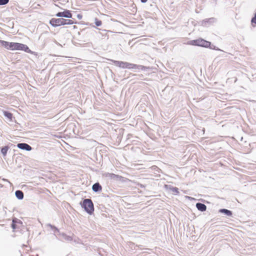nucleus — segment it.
Returning <instances> with one entry per match:
<instances>
[{
  "label": "nucleus",
  "instance_id": "nucleus-1",
  "mask_svg": "<svg viewBox=\"0 0 256 256\" xmlns=\"http://www.w3.org/2000/svg\"><path fill=\"white\" fill-rule=\"evenodd\" d=\"M1 43L2 46L8 50H22L26 52H31L26 45L22 44L17 42H10L4 40H2Z\"/></svg>",
  "mask_w": 256,
  "mask_h": 256
},
{
  "label": "nucleus",
  "instance_id": "nucleus-2",
  "mask_svg": "<svg viewBox=\"0 0 256 256\" xmlns=\"http://www.w3.org/2000/svg\"><path fill=\"white\" fill-rule=\"evenodd\" d=\"M115 66L121 68H136L138 70H144L146 67L142 65H137L127 62L112 60Z\"/></svg>",
  "mask_w": 256,
  "mask_h": 256
},
{
  "label": "nucleus",
  "instance_id": "nucleus-3",
  "mask_svg": "<svg viewBox=\"0 0 256 256\" xmlns=\"http://www.w3.org/2000/svg\"><path fill=\"white\" fill-rule=\"evenodd\" d=\"M82 206L85 210L89 214H91L94 211V204L91 200L85 199L83 201Z\"/></svg>",
  "mask_w": 256,
  "mask_h": 256
},
{
  "label": "nucleus",
  "instance_id": "nucleus-4",
  "mask_svg": "<svg viewBox=\"0 0 256 256\" xmlns=\"http://www.w3.org/2000/svg\"><path fill=\"white\" fill-rule=\"evenodd\" d=\"M190 44L192 45L208 48L210 45V42L206 41L203 39L200 38L196 40H193L190 41Z\"/></svg>",
  "mask_w": 256,
  "mask_h": 256
},
{
  "label": "nucleus",
  "instance_id": "nucleus-5",
  "mask_svg": "<svg viewBox=\"0 0 256 256\" xmlns=\"http://www.w3.org/2000/svg\"><path fill=\"white\" fill-rule=\"evenodd\" d=\"M50 24L54 27L64 25V19L63 18H52L50 20Z\"/></svg>",
  "mask_w": 256,
  "mask_h": 256
},
{
  "label": "nucleus",
  "instance_id": "nucleus-6",
  "mask_svg": "<svg viewBox=\"0 0 256 256\" xmlns=\"http://www.w3.org/2000/svg\"><path fill=\"white\" fill-rule=\"evenodd\" d=\"M57 17L72 18V14L69 10H66L62 12H58L56 14Z\"/></svg>",
  "mask_w": 256,
  "mask_h": 256
},
{
  "label": "nucleus",
  "instance_id": "nucleus-7",
  "mask_svg": "<svg viewBox=\"0 0 256 256\" xmlns=\"http://www.w3.org/2000/svg\"><path fill=\"white\" fill-rule=\"evenodd\" d=\"M196 207L199 210L202 212H204L206 209V206L202 203H197L196 204Z\"/></svg>",
  "mask_w": 256,
  "mask_h": 256
},
{
  "label": "nucleus",
  "instance_id": "nucleus-8",
  "mask_svg": "<svg viewBox=\"0 0 256 256\" xmlns=\"http://www.w3.org/2000/svg\"><path fill=\"white\" fill-rule=\"evenodd\" d=\"M92 190L94 191V192H98V191H99V190H102V186L99 183L97 182V183H96L94 184L93 186H92Z\"/></svg>",
  "mask_w": 256,
  "mask_h": 256
},
{
  "label": "nucleus",
  "instance_id": "nucleus-9",
  "mask_svg": "<svg viewBox=\"0 0 256 256\" xmlns=\"http://www.w3.org/2000/svg\"><path fill=\"white\" fill-rule=\"evenodd\" d=\"M18 146L20 149L26 150H30L32 149L30 145H18Z\"/></svg>",
  "mask_w": 256,
  "mask_h": 256
},
{
  "label": "nucleus",
  "instance_id": "nucleus-10",
  "mask_svg": "<svg viewBox=\"0 0 256 256\" xmlns=\"http://www.w3.org/2000/svg\"><path fill=\"white\" fill-rule=\"evenodd\" d=\"M16 196L20 200H22L24 198V194L20 190H16Z\"/></svg>",
  "mask_w": 256,
  "mask_h": 256
},
{
  "label": "nucleus",
  "instance_id": "nucleus-11",
  "mask_svg": "<svg viewBox=\"0 0 256 256\" xmlns=\"http://www.w3.org/2000/svg\"><path fill=\"white\" fill-rule=\"evenodd\" d=\"M4 115L9 120H12V114L9 112L4 111Z\"/></svg>",
  "mask_w": 256,
  "mask_h": 256
},
{
  "label": "nucleus",
  "instance_id": "nucleus-12",
  "mask_svg": "<svg viewBox=\"0 0 256 256\" xmlns=\"http://www.w3.org/2000/svg\"><path fill=\"white\" fill-rule=\"evenodd\" d=\"M8 148H9L8 146H5L2 148L1 152L4 156H6Z\"/></svg>",
  "mask_w": 256,
  "mask_h": 256
},
{
  "label": "nucleus",
  "instance_id": "nucleus-13",
  "mask_svg": "<svg viewBox=\"0 0 256 256\" xmlns=\"http://www.w3.org/2000/svg\"><path fill=\"white\" fill-rule=\"evenodd\" d=\"M220 212H224L228 216L232 215V212L230 210H226V209H222L220 210Z\"/></svg>",
  "mask_w": 256,
  "mask_h": 256
},
{
  "label": "nucleus",
  "instance_id": "nucleus-14",
  "mask_svg": "<svg viewBox=\"0 0 256 256\" xmlns=\"http://www.w3.org/2000/svg\"><path fill=\"white\" fill-rule=\"evenodd\" d=\"M74 22V21L71 20H66V19H64V25L65 24H73Z\"/></svg>",
  "mask_w": 256,
  "mask_h": 256
},
{
  "label": "nucleus",
  "instance_id": "nucleus-15",
  "mask_svg": "<svg viewBox=\"0 0 256 256\" xmlns=\"http://www.w3.org/2000/svg\"><path fill=\"white\" fill-rule=\"evenodd\" d=\"M216 20V19L214 18H210L209 19H206L204 20V22H214Z\"/></svg>",
  "mask_w": 256,
  "mask_h": 256
},
{
  "label": "nucleus",
  "instance_id": "nucleus-16",
  "mask_svg": "<svg viewBox=\"0 0 256 256\" xmlns=\"http://www.w3.org/2000/svg\"><path fill=\"white\" fill-rule=\"evenodd\" d=\"M9 2V0H0V5H5L7 4Z\"/></svg>",
  "mask_w": 256,
  "mask_h": 256
},
{
  "label": "nucleus",
  "instance_id": "nucleus-17",
  "mask_svg": "<svg viewBox=\"0 0 256 256\" xmlns=\"http://www.w3.org/2000/svg\"><path fill=\"white\" fill-rule=\"evenodd\" d=\"M110 176L112 178H122V176H120L118 175H116V174H110Z\"/></svg>",
  "mask_w": 256,
  "mask_h": 256
},
{
  "label": "nucleus",
  "instance_id": "nucleus-18",
  "mask_svg": "<svg viewBox=\"0 0 256 256\" xmlns=\"http://www.w3.org/2000/svg\"><path fill=\"white\" fill-rule=\"evenodd\" d=\"M102 21L100 20H98L97 19H96V21L95 22V24L96 26H100L102 25Z\"/></svg>",
  "mask_w": 256,
  "mask_h": 256
},
{
  "label": "nucleus",
  "instance_id": "nucleus-19",
  "mask_svg": "<svg viewBox=\"0 0 256 256\" xmlns=\"http://www.w3.org/2000/svg\"><path fill=\"white\" fill-rule=\"evenodd\" d=\"M251 22L252 24H256V16H254L252 18Z\"/></svg>",
  "mask_w": 256,
  "mask_h": 256
},
{
  "label": "nucleus",
  "instance_id": "nucleus-20",
  "mask_svg": "<svg viewBox=\"0 0 256 256\" xmlns=\"http://www.w3.org/2000/svg\"><path fill=\"white\" fill-rule=\"evenodd\" d=\"M12 228L14 230L16 228V221L14 220H12Z\"/></svg>",
  "mask_w": 256,
  "mask_h": 256
},
{
  "label": "nucleus",
  "instance_id": "nucleus-21",
  "mask_svg": "<svg viewBox=\"0 0 256 256\" xmlns=\"http://www.w3.org/2000/svg\"><path fill=\"white\" fill-rule=\"evenodd\" d=\"M172 191L176 192H178V188H172Z\"/></svg>",
  "mask_w": 256,
  "mask_h": 256
},
{
  "label": "nucleus",
  "instance_id": "nucleus-22",
  "mask_svg": "<svg viewBox=\"0 0 256 256\" xmlns=\"http://www.w3.org/2000/svg\"><path fill=\"white\" fill-rule=\"evenodd\" d=\"M141 0V2L142 3H145L148 1V0Z\"/></svg>",
  "mask_w": 256,
  "mask_h": 256
},
{
  "label": "nucleus",
  "instance_id": "nucleus-23",
  "mask_svg": "<svg viewBox=\"0 0 256 256\" xmlns=\"http://www.w3.org/2000/svg\"><path fill=\"white\" fill-rule=\"evenodd\" d=\"M78 18L80 19L82 18V16L80 15V14H78Z\"/></svg>",
  "mask_w": 256,
  "mask_h": 256
},
{
  "label": "nucleus",
  "instance_id": "nucleus-24",
  "mask_svg": "<svg viewBox=\"0 0 256 256\" xmlns=\"http://www.w3.org/2000/svg\"><path fill=\"white\" fill-rule=\"evenodd\" d=\"M18 144H26V143L25 142H22V143H18Z\"/></svg>",
  "mask_w": 256,
  "mask_h": 256
}]
</instances>
